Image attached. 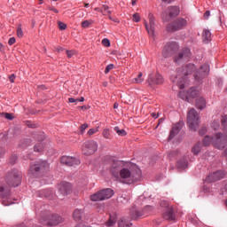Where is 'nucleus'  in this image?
I'll list each match as a JSON object with an SVG mask.
<instances>
[{
  "instance_id": "obj_36",
  "label": "nucleus",
  "mask_w": 227,
  "mask_h": 227,
  "mask_svg": "<svg viewBox=\"0 0 227 227\" xmlns=\"http://www.w3.org/2000/svg\"><path fill=\"white\" fill-rule=\"evenodd\" d=\"M116 224V217L110 215V219L106 222V226H114Z\"/></svg>"
},
{
  "instance_id": "obj_64",
  "label": "nucleus",
  "mask_w": 227,
  "mask_h": 227,
  "mask_svg": "<svg viewBox=\"0 0 227 227\" xmlns=\"http://www.w3.org/2000/svg\"><path fill=\"white\" fill-rule=\"evenodd\" d=\"M223 154L227 156V148L224 150Z\"/></svg>"
},
{
  "instance_id": "obj_50",
  "label": "nucleus",
  "mask_w": 227,
  "mask_h": 227,
  "mask_svg": "<svg viewBox=\"0 0 227 227\" xmlns=\"http://www.w3.org/2000/svg\"><path fill=\"white\" fill-rule=\"evenodd\" d=\"M199 134H200V136H204V134H207V128H206V127H202V128L199 130Z\"/></svg>"
},
{
  "instance_id": "obj_54",
  "label": "nucleus",
  "mask_w": 227,
  "mask_h": 227,
  "mask_svg": "<svg viewBox=\"0 0 227 227\" xmlns=\"http://www.w3.org/2000/svg\"><path fill=\"white\" fill-rule=\"evenodd\" d=\"M9 80H10L11 82H15V74H11L9 76Z\"/></svg>"
},
{
  "instance_id": "obj_21",
  "label": "nucleus",
  "mask_w": 227,
  "mask_h": 227,
  "mask_svg": "<svg viewBox=\"0 0 227 227\" xmlns=\"http://www.w3.org/2000/svg\"><path fill=\"white\" fill-rule=\"evenodd\" d=\"M59 192L62 194L63 196H67L70 191H72V184L67 182H61L59 184Z\"/></svg>"
},
{
  "instance_id": "obj_35",
  "label": "nucleus",
  "mask_w": 227,
  "mask_h": 227,
  "mask_svg": "<svg viewBox=\"0 0 227 227\" xmlns=\"http://www.w3.org/2000/svg\"><path fill=\"white\" fill-rule=\"evenodd\" d=\"M0 196H2V198H8V196H10V191H5L3 186L0 187Z\"/></svg>"
},
{
  "instance_id": "obj_18",
  "label": "nucleus",
  "mask_w": 227,
  "mask_h": 227,
  "mask_svg": "<svg viewBox=\"0 0 227 227\" xmlns=\"http://www.w3.org/2000/svg\"><path fill=\"white\" fill-rule=\"evenodd\" d=\"M179 97H181L183 100H187V102H189L190 98H196V97H198V90L196 88L192 87L186 94L185 92H179Z\"/></svg>"
},
{
  "instance_id": "obj_7",
  "label": "nucleus",
  "mask_w": 227,
  "mask_h": 227,
  "mask_svg": "<svg viewBox=\"0 0 227 227\" xmlns=\"http://www.w3.org/2000/svg\"><path fill=\"white\" fill-rule=\"evenodd\" d=\"M45 171H49V163L47 161H35L31 163L28 174L36 175V173H45Z\"/></svg>"
},
{
  "instance_id": "obj_61",
  "label": "nucleus",
  "mask_w": 227,
  "mask_h": 227,
  "mask_svg": "<svg viewBox=\"0 0 227 227\" xmlns=\"http://www.w3.org/2000/svg\"><path fill=\"white\" fill-rule=\"evenodd\" d=\"M78 102H84V98H81L80 99H78Z\"/></svg>"
},
{
  "instance_id": "obj_40",
  "label": "nucleus",
  "mask_w": 227,
  "mask_h": 227,
  "mask_svg": "<svg viewBox=\"0 0 227 227\" xmlns=\"http://www.w3.org/2000/svg\"><path fill=\"white\" fill-rule=\"evenodd\" d=\"M102 44L104 47H111V42L107 38L102 40Z\"/></svg>"
},
{
  "instance_id": "obj_44",
  "label": "nucleus",
  "mask_w": 227,
  "mask_h": 227,
  "mask_svg": "<svg viewBox=\"0 0 227 227\" xmlns=\"http://www.w3.org/2000/svg\"><path fill=\"white\" fill-rule=\"evenodd\" d=\"M17 35L19 38H22L24 36V33L22 32V28L20 27H19L17 29Z\"/></svg>"
},
{
  "instance_id": "obj_13",
  "label": "nucleus",
  "mask_w": 227,
  "mask_h": 227,
  "mask_svg": "<svg viewBox=\"0 0 227 227\" xmlns=\"http://www.w3.org/2000/svg\"><path fill=\"white\" fill-rule=\"evenodd\" d=\"M176 51H178V43L176 42L168 43L163 48L162 56L163 58H170Z\"/></svg>"
},
{
  "instance_id": "obj_59",
  "label": "nucleus",
  "mask_w": 227,
  "mask_h": 227,
  "mask_svg": "<svg viewBox=\"0 0 227 227\" xmlns=\"http://www.w3.org/2000/svg\"><path fill=\"white\" fill-rule=\"evenodd\" d=\"M223 190H224V192H227V182L224 183Z\"/></svg>"
},
{
  "instance_id": "obj_6",
  "label": "nucleus",
  "mask_w": 227,
  "mask_h": 227,
  "mask_svg": "<svg viewBox=\"0 0 227 227\" xmlns=\"http://www.w3.org/2000/svg\"><path fill=\"white\" fill-rule=\"evenodd\" d=\"M114 195V191L111 188L103 189L96 193L90 195L91 201H104V200H109Z\"/></svg>"
},
{
  "instance_id": "obj_55",
  "label": "nucleus",
  "mask_w": 227,
  "mask_h": 227,
  "mask_svg": "<svg viewBox=\"0 0 227 227\" xmlns=\"http://www.w3.org/2000/svg\"><path fill=\"white\" fill-rule=\"evenodd\" d=\"M208 17H210V11H207L205 13H204V19H208Z\"/></svg>"
},
{
  "instance_id": "obj_9",
  "label": "nucleus",
  "mask_w": 227,
  "mask_h": 227,
  "mask_svg": "<svg viewBox=\"0 0 227 227\" xmlns=\"http://www.w3.org/2000/svg\"><path fill=\"white\" fill-rule=\"evenodd\" d=\"M178 15H180V8L177 6H169L161 14V19L164 22H169L171 19H175Z\"/></svg>"
},
{
  "instance_id": "obj_37",
  "label": "nucleus",
  "mask_w": 227,
  "mask_h": 227,
  "mask_svg": "<svg viewBox=\"0 0 227 227\" xmlns=\"http://www.w3.org/2000/svg\"><path fill=\"white\" fill-rule=\"evenodd\" d=\"M114 130L116 131L118 136H127V131H125V129H120L119 127H114Z\"/></svg>"
},
{
  "instance_id": "obj_57",
  "label": "nucleus",
  "mask_w": 227,
  "mask_h": 227,
  "mask_svg": "<svg viewBox=\"0 0 227 227\" xmlns=\"http://www.w3.org/2000/svg\"><path fill=\"white\" fill-rule=\"evenodd\" d=\"M152 116H153V118L157 119V118H159V114L153 113Z\"/></svg>"
},
{
  "instance_id": "obj_31",
  "label": "nucleus",
  "mask_w": 227,
  "mask_h": 227,
  "mask_svg": "<svg viewBox=\"0 0 227 227\" xmlns=\"http://www.w3.org/2000/svg\"><path fill=\"white\" fill-rule=\"evenodd\" d=\"M177 169H185L187 168V160L183 159L177 161L176 163Z\"/></svg>"
},
{
  "instance_id": "obj_20",
  "label": "nucleus",
  "mask_w": 227,
  "mask_h": 227,
  "mask_svg": "<svg viewBox=\"0 0 227 227\" xmlns=\"http://www.w3.org/2000/svg\"><path fill=\"white\" fill-rule=\"evenodd\" d=\"M36 139H37V141H39V143H37L34 146V152H43V148H45V145L42 141H43V139H45V134L41 133L40 135H37Z\"/></svg>"
},
{
  "instance_id": "obj_26",
  "label": "nucleus",
  "mask_w": 227,
  "mask_h": 227,
  "mask_svg": "<svg viewBox=\"0 0 227 227\" xmlns=\"http://www.w3.org/2000/svg\"><path fill=\"white\" fill-rule=\"evenodd\" d=\"M132 226V223H130V218L122 217L119 221V227H130Z\"/></svg>"
},
{
  "instance_id": "obj_12",
  "label": "nucleus",
  "mask_w": 227,
  "mask_h": 227,
  "mask_svg": "<svg viewBox=\"0 0 227 227\" xmlns=\"http://www.w3.org/2000/svg\"><path fill=\"white\" fill-rule=\"evenodd\" d=\"M164 82V78H162V75L159 73H152L148 75V78L146 80V83L150 88H153V86H159L160 84H162Z\"/></svg>"
},
{
  "instance_id": "obj_48",
  "label": "nucleus",
  "mask_w": 227,
  "mask_h": 227,
  "mask_svg": "<svg viewBox=\"0 0 227 227\" xmlns=\"http://www.w3.org/2000/svg\"><path fill=\"white\" fill-rule=\"evenodd\" d=\"M66 52H67V58H72V57L75 56L74 51H67Z\"/></svg>"
},
{
  "instance_id": "obj_22",
  "label": "nucleus",
  "mask_w": 227,
  "mask_h": 227,
  "mask_svg": "<svg viewBox=\"0 0 227 227\" xmlns=\"http://www.w3.org/2000/svg\"><path fill=\"white\" fill-rule=\"evenodd\" d=\"M182 127H184V121H179L176 124H175L170 131V135L168 137V140L171 141L182 130Z\"/></svg>"
},
{
  "instance_id": "obj_14",
  "label": "nucleus",
  "mask_w": 227,
  "mask_h": 227,
  "mask_svg": "<svg viewBox=\"0 0 227 227\" xmlns=\"http://www.w3.org/2000/svg\"><path fill=\"white\" fill-rule=\"evenodd\" d=\"M148 19L149 21L144 20V24L148 35L153 36L155 35V17H153V14L149 13Z\"/></svg>"
},
{
  "instance_id": "obj_19",
  "label": "nucleus",
  "mask_w": 227,
  "mask_h": 227,
  "mask_svg": "<svg viewBox=\"0 0 227 227\" xmlns=\"http://www.w3.org/2000/svg\"><path fill=\"white\" fill-rule=\"evenodd\" d=\"M226 174L223 170H218L216 172H214L213 174H210L206 178V182L212 183V182H217V180H221V178H223Z\"/></svg>"
},
{
  "instance_id": "obj_3",
  "label": "nucleus",
  "mask_w": 227,
  "mask_h": 227,
  "mask_svg": "<svg viewBox=\"0 0 227 227\" xmlns=\"http://www.w3.org/2000/svg\"><path fill=\"white\" fill-rule=\"evenodd\" d=\"M196 70V66L194 64H188L184 69H177L176 73H174L170 76V81L172 82H176V85L180 90H184L185 88V84L184 83L185 79V75H191L192 74V71Z\"/></svg>"
},
{
  "instance_id": "obj_15",
  "label": "nucleus",
  "mask_w": 227,
  "mask_h": 227,
  "mask_svg": "<svg viewBox=\"0 0 227 227\" xmlns=\"http://www.w3.org/2000/svg\"><path fill=\"white\" fill-rule=\"evenodd\" d=\"M208 72H210V66L208 64H204L201 66V67L196 71L194 74V78L197 81H201V79H205L207 75H208Z\"/></svg>"
},
{
  "instance_id": "obj_32",
  "label": "nucleus",
  "mask_w": 227,
  "mask_h": 227,
  "mask_svg": "<svg viewBox=\"0 0 227 227\" xmlns=\"http://www.w3.org/2000/svg\"><path fill=\"white\" fill-rule=\"evenodd\" d=\"M143 81H145V78H143V73H139L137 77L133 79L132 82H134L135 84H141Z\"/></svg>"
},
{
  "instance_id": "obj_46",
  "label": "nucleus",
  "mask_w": 227,
  "mask_h": 227,
  "mask_svg": "<svg viewBox=\"0 0 227 227\" xmlns=\"http://www.w3.org/2000/svg\"><path fill=\"white\" fill-rule=\"evenodd\" d=\"M211 127L212 129H214V130H217L219 129V121H214L212 124H211Z\"/></svg>"
},
{
  "instance_id": "obj_1",
  "label": "nucleus",
  "mask_w": 227,
  "mask_h": 227,
  "mask_svg": "<svg viewBox=\"0 0 227 227\" xmlns=\"http://www.w3.org/2000/svg\"><path fill=\"white\" fill-rule=\"evenodd\" d=\"M222 125L223 127L224 135L222 133H217L215 135L213 138L208 136H206L202 140L203 146H209L210 143H212L215 148L218 150H223L227 146V116L222 117Z\"/></svg>"
},
{
  "instance_id": "obj_47",
  "label": "nucleus",
  "mask_w": 227,
  "mask_h": 227,
  "mask_svg": "<svg viewBox=\"0 0 227 227\" xmlns=\"http://www.w3.org/2000/svg\"><path fill=\"white\" fill-rule=\"evenodd\" d=\"M2 116H4V118H6V120H12L13 119V115L12 114H2Z\"/></svg>"
},
{
  "instance_id": "obj_39",
  "label": "nucleus",
  "mask_w": 227,
  "mask_h": 227,
  "mask_svg": "<svg viewBox=\"0 0 227 227\" xmlns=\"http://www.w3.org/2000/svg\"><path fill=\"white\" fill-rule=\"evenodd\" d=\"M59 29H60V31H65V29H67V24H65L64 22L59 21Z\"/></svg>"
},
{
  "instance_id": "obj_30",
  "label": "nucleus",
  "mask_w": 227,
  "mask_h": 227,
  "mask_svg": "<svg viewBox=\"0 0 227 227\" xmlns=\"http://www.w3.org/2000/svg\"><path fill=\"white\" fill-rule=\"evenodd\" d=\"M201 142H198L197 144H195L192 149L193 155H198L200 152H201Z\"/></svg>"
},
{
  "instance_id": "obj_8",
  "label": "nucleus",
  "mask_w": 227,
  "mask_h": 227,
  "mask_svg": "<svg viewBox=\"0 0 227 227\" xmlns=\"http://www.w3.org/2000/svg\"><path fill=\"white\" fill-rule=\"evenodd\" d=\"M5 180L8 185H10L11 187H19V185H20L22 178L19 171L13 170L7 174Z\"/></svg>"
},
{
  "instance_id": "obj_5",
  "label": "nucleus",
  "mask_w": 227,
  "mask_h": 227,
  "mask_svg": "<svg viewBox=\"0 0 227 227\" xmlns=\"http://www.w3.org/2000/svg\"><path fill=\"white\" fill-rule=\"evenodd\" d=\"M187 125L193 132L198 130V127L200 126V114H198V112H196L194 108H191L190 111H188Z\"/></svg>"
},
{
  "instance_id": "obj_25",
  "label": "nucleus",
  "mask_w": 227,
  "mask_h": 227,
  "mask_svg": "<svg viewBox=\"0 0 227 227\" xmlns=\"http://www.w3.org/2000/svg\"><path fill=\"white\" fill-rule=\"evenodd\" d=\"M129 214H130L132 219H137V217H142V215H145V213H143V211L137 209V207L131 208Z\"/></svg>"
},
{
  "instance_id": "obj_49",
  "label": "nucleus",
  "mask_w": 227,
  "mask_h": 227,
  "mask_svg": "<svg viewBox=\"0 0 227 227\" xmlns=\"http://www.w3.org/2000/svg\"><path fill=\"white\" fill-rule=\"evenodd\" d=\"M129 200H130V197H123V196L121 197V203H129Z\"/></svg>"
},
{
  "instance_id": "obj_53",
  "label": "nucleus",
  "mask_w": 227,
  "mask_h": 227,
  "mask_svg": "<svg viewBox=\"0 0 227 227\" xmlns=\"http://www.w3.org/2000/svg\"><path fill=\"white\" fill-rule=\"evenodd\" d=\"M49 10L51 12H53V13H59V11H58V9L54 8V7H49Z\"/></svg>"
},
{
  "instance_id": "obj_58",
  "label": "nucleus",
  "mask_w": 227,
  "mask_h": 227,
  "mask_svg": "<svg viewBox=\"0 0 227 227\" xmlns=\"http://www.w3.org/2000/svg\"><path fill=\"white\" fill-rule=\"evenodd\" d=\"M4 155V151L0 148V157H3Z\"/></svg>"
},
{
  "instance_id": "obj_2",
  "label": "nucleus",
  "mask_w": 227,
  "mask_h": 227,
  "mask_svg": "<svg viewBox=\"0 0 227 227\" xmlns=\"http://www.w3.org/2000/svg\"><path fill=\"white\" fill-rule=\"evenodd\" d=\"M123 168L120 170L119 180L121 184H134L137 182L141 176V170L139 168Z\"/></svg>"
},
{
  "instance_id": "obj_16",
  "label": "nucleus",
  "mask_w": 227,
  "mask_h": 227,
  "mask_svg": "<svg viewBox=\"0 0 227 227\" xmlns=\"http://www.w3.org/2000/svg\"><path fill=\"white\" fill-rule=\"evenodd\" d=\"M60 162L66 166H79V164H81V160L79 159L72 156H62Z\"/></svg>"
},
{
  "instance_id": "obj_11",
  "label": "nucleus",
  "mask_w": 227,
  "mask_h": 227,
  "mask_svg": "<svg viewBox=\"0 0 227 227\" xmlns=\"http://www.w3.org/2000/svg\"><path fill=\"white\" fill-rule=\"evenodd\" d=\"M97 150H98V145L93 140L87 141L82 145L83 155H93Z\"/></svg>"
},
{
  "instance_id": "obj_42",
  "label": "nucleus",
  "mask_w": 227,
  "mask_h": 227,
  "mask_svg": "<svg viewBox=\"0 0 227 227\" xmlns=\"http://www.w3.org/2000/svg\"><path fill=\"white\" fill-rule=\"evenodd\" d=\"M133 22H139L141 20V16H139V13L133 14Z\"/></svg>"
},
{
  "instance_id": "obj_27",
  "label": "nucleus",
  "mask_w": 227,
  "mask_h": 227,
  "mask_svg": "<svg viewBox=\"0 0 227 227\" xmlns=\"http://www.w3.org/2000/svg\"><path fill=\"white\" fill-rule=\"evenodd\" d=\"M202 38L205 43H208L210 40H212V33H210V30L204 29L202 33Z\"/></svg>"
},
{
  "instance_id": "obj_63",
  "label": "nucleus",
  "mask_w": 227,
  "mask_h": 227,
  "mask_svg": "<svg viewBox=\"0 0 227 227\" xmlns=\"http://www.w3.org/2000/svg\"><path fill=\"white\" fill-rule=\"evenodd\" d=\"M40 88L41 90H45V85H41Z\"/></svg>"
},
{
  "instance_id": "obj_60",
  "label": "nucleus",
  "mask_w": 227,
  "mask_h": 227,
  "mask_svg": "<svg viewBox=\"0 0 227 227\" xmlns=\"http://www.w3.org/2000/svg\"><path fill=\"white\" fill-rule=\"evenodd\" d=\"M114 109H118V103L114 104Z\"/></svg>"
},
{
  "instance_id": "obj_24",
  "label": "nucleus",
  "mask_w": 227,
  "mask_h": 227,
  "mask_svg": "<svg viewBox=\"0 0 227 227\" xmlns=\"http://www.w3.org/2000/svg\"><path fill=\"white\" fill-rule=\"evenodd\" d=\"M110 171L114 178H120V171H121V169H120V162L114 161Z\"/></svg>"
},
{
  "instance_id": "obj_23",
  "label": "nucleus",
  "mask_w": 227,
  "mask_h": 227,
  "mask_svg": "<svg viewBox=\"0 0 227 227\" xmlns=\"http://www.w3.org/2000/svg\"><path fill=\"white\" fill-rule=\"evenodd\" d=\"M163 217L167 221H175V219H176V215H175V210L173 207L166 208L165 212L163 213Z\"/></svg>"
},
{
  "instance_id": "obj_17",
  "label": "nucleus",
  "mask_w": 227,
  "mask_h": 227,
  "mask_svg": "<svg viewBox=\"0 0 227 227\" xmlns=\"http://www.w3.org/2000/svg\"><path fill=\"white\" fill-rule=\"evenodd\" d=\"M190 58L191 50L189 48H185L175 57V61L176 63H181V61H187Z\"/></svg>"
},
{
  "instance_id": "obj_52",
  "label": "nucleus",
  "mask_w": 227,
  "mask_h": 227,
  "mask_svg": "<svg viewBox=\"0 0 227 227\" xmlns=\"http://www.w3.org/2000/svg\"><path fill=\"white\" fill-rule=\"evenodd\" d=\"M16 40L15 37H11L8 41L9 45H13L15 43Z\"/></svg>"
},
{
  "instance_id": "obj_38",
  "label": "nucleus",
  "mask_w": 227,
  "mask_h": 227,
  "mask_svg": "<svg viewBox=\"0 0 227 227\" xmlns=\"http://www.w3.org/2000/svg\"><path fill=\"white\" fill-rule=\"evenodd\" d=\"M91 24H93V20H86L82 22V27H90V26H91Z\"/></svg>"
},
{
  "instance_id": "obj_41",
  "label": "nucleus",
  "mask_w": 227,
  "mask_h": 227,
  "mask_svg": "<svg viewBox=\"0 0 227 227\" xmlns=\"http://www.w3.org/2000/svg\"><path fill=\"white\" fill-rule=\"evenodd\" d=\"M88 124L84 123V124H82L79 128V130H80V134H84V130L86 129H88Z\"/></svg>"
},
{
  "instance_id": "obj_56",
  "label": "nucleus",
  "mask_w": 227,
  "mask_h": 227,
  "mask_svg": "<svg viewBox=\"0 0 227 227\" xmlns=\"http://www.w3.org/2000/svg\"><path fill=\"white\" fill-rule=\"evenodd\" d=\"M164 122V119L160 118L158 120V124L156 126V129L159 127V125H160V123H163Z\"/></svg>"
},
{
  "instance_id": "obj_10",
  "label": "nucleus",
  "mask_w": 227,
  "mask_h": 227,
  "mask_svg": "<svg viewBox=\"0 0 227 227\" xmlns=\"http://www.w3.org/2000/svg\"><path fill=\"white\" fill-rule=\"evenodd\" d=\"M185 26H187V20L178 18L167 26V30L170 33H175V31H180V29L185 27Z\"/></svg>"
},
{
  "instance_id": "obj_45",
  "label": "nucleus",
  "mask_w": 227,
  "mask_h": 227,
  "mask_svg": "<svg viewBox=\"0 0 227 227\" xmlns=\"http://www.w3.org/2000/svg\"><path fill=\"white\" fill-rule=\"evenodd\" d=\"M97 132H98V129H90L88 131V136H93V134H97Z\"/></svg>"
},
{
  "instance_id": "obj_51",
  "label": "nucleus",
  "mask_w": 227,
  "mask_h": 227,
  "mask_svg": "<svg viewBox=\"0 0 227 227\" xmlns=\"http://www.w3.org/2000/svg\"><path fill=\"white\" fill-rule=\"evenodd\" d=\"M79 98H68V103L69 104H75V102H78Z\"/></svg>"
},
{
  "instance_id": "obj_43",
  "label": "nucleus",
  "mask_w": 227,
  "mask_h": 227,
  "mask_svg": "<svg viewBox=\"0 0 227 227\" xmlns=\"http://www.w3.org/2000/svg\"><path fill=\"white\" fill-rule=\"evenodd\" d=\"M113 68H114V66L113 64H109L105 69V74H109Z\"/></svg>"
},
{
  "instance_id": "obj_62",
  "label": "nucleus",
  "mask_w": 227,
  "mask_h": 227,
  "mask_svg": "<svg viewBox=\"0 0 227 227\" xmlns=\"http://www.w3.org/2000/svg\"><path fill=\"white\" fill-rule=\"evenodd\" d=\"M18 227H27V226H26L24 223H21V224L18 225Z\"/></svg>"
},
{
  "instance_id": "obj_4",
  "label": "nucleus",
  "mask_w": 227,
  "mask_h": 227,
  "mask_svg": "<svg viewBox=\"0 0 227 227\" xmlns=\"http://www.w3.org/2000/svg\"><path fill=\"white\" fill-rule=\"evenodd\" d=\"M39 223L45 226H56L63 223V217L58 215H52L51 211H43L40 215Z\"/></svg>"
},
{
  "instance_id": "obj_34",
  "label": "nucleus",
  "mask_w": 227,
  "mask_h": 227,
  "mask_svg": "<svg viewBox=\"0 0 227 227\" xmlns=\"http://www.w3.org/2000/svg\"><path fill=\"white\" fill-rule=\"evenodd\" d=\"M101 13H103V15H106V16L111 15V11L109 10V6L102 5Z\"/></svg>"
},
{
  "instance_id": "obj_29",
  "label": "nucleus",
  "mask_w": 227,
  "mask_h": 227,
  "mask_svg": "<svg viewBox=\"0 0 227 227\" xmlns=\"http://www.w3.org/2000/svg\"><path fill=\"white\" fill-rule=\"evenodd\" d=\"M82 214H84V212L82 209H75L73 214L74 221H81V219H82Z\"/></svg>"
},
{
  "instance_id": "obj_33",
  "label": "nucleus",
  "mask_w": 227,
  "mask_h": 227,
  "mask_svg": "<svg viewBox=\"0 0 227 227\" xmlns=\"http://www.w3.org/2000/svg\"><path fill=\"white\" fill-rule=\"evenodd\" d=\"M103 137H105V139H112L113 136L111 135V129H105L103 130Z\"/></svg>"
},
{
  "instance_id": "obj_28",
  "label": "nucleus",
  "mask_w": 227,
  "mask_h": 227,
  "mask_svg": "<svg viewBox=\"0 0 227 227\" xmlns=\"http://www.w3.org/2000/svg\"><path fill=\"white\" fill-rule=\"evenodd\" d=\"M196 106L198 109H205L207 107V101L203 98H199L196 100Z\"/></svg>"
}]
</instances>
